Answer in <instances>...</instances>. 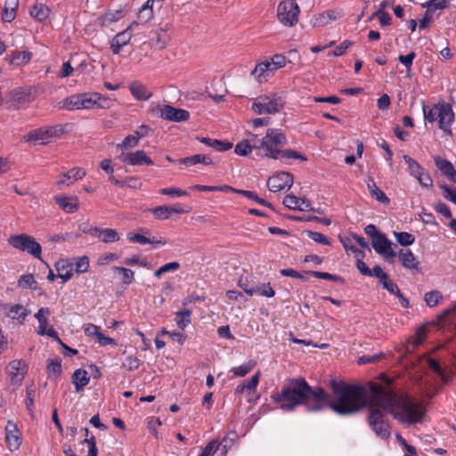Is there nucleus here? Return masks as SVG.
<instances>
[{
    "label": "nucleus",
    "instance_id": "nucleus-55",
    "mask_svg": "<svg viewBox=\"0 0 456 456\" xmlns=\"http://www.w3.org/2000/svg\"><path fill=\"white\" fill-rule=\"evenodd\" d=\"M37 281L31 273L23 274L18 280V286L23 289H31Z\"/></svg>",
    "mask_w": 456,
    "mask_h": 456
},
{
    "label": "nucleus",
    "instance_id": "nucleus-2",
    "mask_svg": "<svg viewBox=\"0 0 456 456\" xmlns=\"http://www.w3.org/2000/svg\"><path fill=\"white\" fill-rule=\"evenodd\" d=\"M271 398L280 409L292 411L304 405L308 411H321L329 401V394L321 387H311L303 378L289 379L281 391L273 392Z\"/></svg>",
    "mask_w": 456,
    "mask_h": 456
},
{
    "label": "nucleus",
    "instance_id": "nucleus-42",
    "mask_svg": "<svg viewBox=\"0 0 456 456\" xmlns=\"http://www.w3.org/2000/svg\"><path fill=\"white\" fill-rule=\"evenodd\" d=\"M405 163L408 165V169L411 175L417 178L423 171V167L412 158L408 155L403 156Z\"/></svg>",
    "mask_w": 456,
    "mask_h": 456
},
{
    "label": "nucleus",
    "instance_id": "nucleus-12",
    "mask_svg": "<svg viewBox=\"0 0 456 456\" xmlns=\"http://www.w3.org/2000/svg\"><path fill=\"white\" fill-rule=\"evenodd\" d=\"M119 159L121 162L131 166L153 165L152 159L142 150H137L133 152H122Z\"/></svg>",
    "mask_w": 456,
    "mask_h": 456
},
{
    "label": "nucleus",
    "instance_id": "nucleus-26",
    "mask_svg": "<svg viewBox=\"0 0 456 456\" xmlns=\"http://www.w3.org/2000/svg\"><path fill=\"white\" fill-rule=\"evenodd\" d=\"M151 111L152 114H189L185 110L176 109L168 104L155 102L151 104Z\"/></svg>",
    "mask_w": 456,
    "mask_h": 456
},
{
    "label": "nucleus",
    "instance_id": "nucleus-19",
    "mask_svg": "<svg viewBox=\"0 0 456 456\" xmlns=\"http://www.w3.org/2000/svg\"><path fill=\"white\" fill-rule=\"evenodd\" d=\"M55 203L59 208L66 213H75L79 207V200L77 196H61L54 197Z\"/></svg>",
    "mask_w": 456,
    "mask_h": 456
},
{
    "label": "nucleus",
    "instance_id": "nucleus-61",
    "mask_svg": "<svg viewBox=\"0 0 456 456\" xmlns=\"http://www.w3.org/2000/svg\"><path fill=\"white\" fill-rule=\"evenodd\" d=\"M273 69L276 71L277 69L283 68L286 65V57L282 54H275L271 61H269Z\"/></svg>",
    "mask_w": 456,
    "mask_h": 456
},
{
    "label": "nucleus",
    "instance_id": "nucleus-34",
    "mask_svg": "<svg viewBox=\"0 0 456 456\" xmlns=\"http://www.w3.org/2000/svg\"><path fill=\"white\" fill-rule=\"evenodd\" d=\"M18 5L19 0H4V6L2 12V19L7 22H11L12 20H14Z\"/></svg>",
    "mask_w": 456,
    "mask_h": 456
},
{
    "label": "nucleus",
    "instance_id": "nucleus-62",
    "mask_svg": "<svg viewBox=\"0 0 456 456\" xmlns=\"http://www.w3.org/2000/svg\"><path fill=\"white\" fill-rule=\"evenodd\" d=\"M153 17V11L151 8H141L138 12V23H147Z\"/></svg>",
    "mask_w": 456,
    "mask_h": 456
},
{
    "label": "nucleus",
    "instance_id": "nucleus-31",
    "mask_svg": "<svg viewBox=\"0 0 456 456\" xmlns=\"http://www.w3.org/2000/svg\"><path fill=\"white\" fill-rule=\"evenodd\" d=\"M398 256L403 267L411 270L418 269L419 262L410 249H401Z\"/></svg>",
    "mask_w": 456,
    "mask_h": 456
},
{
    "label": "nucleus",
    "instance_id": "nucleus-54",
    "mask_svg": "<svg viewBox=\"0 0 456 456\" xmlns=\"http://www.w3.org/2000/svg\"><path fill=\"white\" fill-rule=\"evenodd\" d=\"M307 235L311 240H313L314 241H315L319 244H322V245H330L331 244V240L321 232L308 231Z\"/></svg>",
    "mask_w": 456,
    "mask_h": 456
},
{
    "label": "nucleus",
    "instance_id": "nucleus-33",
    "mask_svg": "<svg viewBox=\"0 0 456 456\" xmlns=\"http://www.w3.org/2000/svg\"><path fill=\"white\" fill-rule=\"evenodd\" d=\"M178 162L186 166H194L200 163L206 166L213 164L212 159L206 154H195L191 157L183 158Z\"/></svg>",
    "mask_w": 456,
    "mask_h": 456
},
{
    "label": "nucleus",
    "instance_id": "nucleus-35",
    "mask_svg": "<svg viewBox=\"0 0 456 456\" xmlns=\"http://www.w3.org/2000/svg\"><path fill=\"white\" fill-rule=\"evenodd\" d=\"M383 288L386 289L389 293L395 295L399 299L400 304L403 308L410 307L409 300L403 297L397 284L395 283L392 280L385 282Z\"/></svg>",
    "mask_w": 456,
    "mask_h": 456
},
{
    "label": "nucleus",
    "instance_id": "nucleus-41",
    "mask_svg": "<svg viewBox=\"0 0 456 456\" xmlns=\"http://www.w3.org/2000/svg\"><path fill=\"white\" fill-rule=\"evenodd\" d=\"M31 59V53L28 51H14L11 55V62L15 65H23L28 63Z\"/></svg>",
    "mask_w": 456,
    "mask_h": 456
},
{
    "label": "nucleus",
    "instance_id": "nucleus-56",
    "mask_svg": "<svg viewBox=\"0 0 456 456\" xmlns=\"http://www.w3.org/2000/svg\"><path fill=\"white\" fill-rule=\"evenodd\" d=\"M283 204L286 208L293 210H299V198L295 195L289 194L284 197Z\"/></svg>",
    "mask_w": 456,
    "mask_h": 456
},
{
    "label": "nucleus",
    "instance_id": "nucleus-48",
    "mask_svg": "<svg viewBox=\"0 0 456 456\" xmlns=\"http://www.w3.org/2000/svg\"><path fill=\"white\" fill-rule=\"evenodd\" d=\"M394 235L397 242L403 247L412 245L415 241V237L412 234L406 232H395Z\"/></svg>",
    "mask_w": 456,
    "mask_h": 456
},
{
    "label": "nucleus",
    "instance_id": "nucleus-45",
    "mask_svg": "<svg viewBox=\"0 0 456 456\" xmlns=\"http://www.w3.org/2000/svg\"><path fill=\"white\" fill-rule=\"evenodd\" d=\"M443 299L442 293L439 290H432L427 292L424 296V300L428 306L435 307Z\"/></svg>",
    "mask_w": 456,
    "mask_h": 456
},
{
    "label": "nucleus",
    "instance_id": "nucleus-1",
    "mask_svg": "<svg viewBox=\"0 0 456 456\" xmlns=\"http://www.w3.org/2000/svg\"><path fill=\"white\" fill-rule=\"evenodd\" d=\"M330 386L336 399L330 401L329 397L325 408L329 407L339 415H350L369 406V425L380 438H389L390 427L385 421L384 412L379 408L381 395L376 396L372 393L373 387H376L378 390H382L381 385L373 381H370L366 385L348 384L332 379Z\"/></svg>",
    "mask_w": 456,
    "mask_h": 456
},
{
    "label": "nucleus",
    "instance_id": "nucleus-57",
    "mask_svg": "<svg viewBox=\"0 0 456 456\" xmlns=\"http://www.w3.org/2000/svg\"><path fill=\"white\" fill-rule=\"evenodd\" d=\"M75 271L77 273H84L88 271L89 268V258L86 256H83L76 259Z\"/></svg>",
    "mask_w": 456,
    "mask_h": 456
},
{
    "label": "nucleus",
    "instance_id": "nucleus-44",
    "mask_svg": "<svg viewBox=\"0 0 456 456\" xmlns=\"http://www.w3.org/2000/svg\"><path fill=\"white\" fill-rule=\"evenodd\" d=\"M62 372L61 361L60 359H53L47 364L48 378H57Z\"/></svg>",
    "mask_w": 456,
    "mask_h": 456
},
{
    "label": "nucleus",
    "instance_id": "nucleus-49",
    "mask_svg": "<svg viewBox=\"0 0 456 456\" xmlns=\"http://www.w3.org/2000/svg\"><path fill=\"white\" fill-rule=\"evenodd\" d=\"M436 165L445 176H449L454 170L453 165L446 159H436Z\"/></svg>",
    "mask_w": 456,
    "mask_h": 456
},
{
    "label": "nucleus",
    "instance_id": "nucleus-28",
    "mask_svg": "<svg viewBox=\"0 0 456 456\" xmlns=\"http://www.w3.org/2000/svg\"><path fill=\"white\" fill-rule=\"evenodd\" d=\"M425 121L433 123L438 121L439 128L447 134H452L450 126L454 121V116H424Z\"/></svg>",
    "mask_w": 456,
    "mask_h": 456
},
{
    "label": "nucleus",
    "instance_id": "nucleus-5",
    "mask_svg": "<svg viewBox=\"0 0 456 456\" xmlns=\"http://www.w3.org/2000/svg\"><path fill=\"white\" fill-rule=\"evenodd\" d=\"M111 103L110 99L101 97L99 94H78L67 98L63 102V107L69 110H91L109 108Z\"/></svg>",
    "mask_w": 456,
    "mask_h": 456
},
{
    "label": "nucleus",
    "instance_id": "nucleus-53",
    "mask_svg": "<svg viewBox=\"0 0 456 456\" xmlns=\"http://www.w3.org/2000/svg\"><path fill=\"white\" fill-rule=\"evenodd\" d=\"M428 114H453V112L449 103L439 102L435 104L433 110Z\"/></svg>",
    "mask_w": 456,
    "mask_h": 456
},
{
    "label": "nucleus",
    "instance_id": "nucleus-58",
    "mask_svg": "<svg viewBox=\"0 0 456 456\" xmlns=\"http://www.w3.org/2000/svg\"><path fill=\"white\" fill-rule=\"evenodd\" d=\"M212 145V148L215 149L216 151L224 152L231 150L233 144L232 142L226 140L215 139Z\"/></svg>",
    "mask_w": 456,
    "mask_h": 456
},
{
    "label": "nucleus",
    "instance_id": "nucleus-50",
    "mask_svg": "<svg viewBox=\"0 0 456 456\" xmlns=\"http://www.w3.org/2000/svg\"><path fill=\"white\" fill-rule=\"evenodd\" d=\"M234 152L239 156H248L252 152L248 140L246 138L239 142L234 148Z\"/></svg>",
    "mask_w": 456,
    "mask_h": 456
},
{
    "label": "nucleus",
    "instance_id": "nucleus-18",
    "mask_svg": "<svg viewBox=\"0 0 456 456\" xmlns=\"http://www.w3.org/2000/svg\"><path fill=\"white\" fill-rule=\"evenodd\" d=\"M89 233L104 243L116 242L120 239L118 232L111 228L94 227L90 229Z\"/></svg>",
    "mask_w": 456,
    "mask_h": 456
},
{
    "label": "nucleus",
    "instance_id": "nucleus-60",
    "mask_svg": "<svg viewBox=\"0 0 456 456\" xmlns=\"http://www.w3.org/2000/svg\"><path fill=\"white\" fill-rule=\"evenodd\" d=\"M371 276H375L379 279L380 283L384 286L385 282H387L390 279L388 275L382 270L379 265H375L373 269H370Z\"/></svg>",
    "mask_w": 456,
    "mask_h": 456
},
{
    "label": "nucleus",
    "instance_id": "nucleus-22",
    "mask_svg": "<svg viewBox=\"0 0 456 456\" xmlns=\"http://www.w3.org/2000/svg\"><path fill=\"white\" fill-rule=\"evenodd\" d=\"M154 217L158 220H167L170 217V216L174 213L182 214L184 210L179 206H158L152 209H151Z\"/></svg>",
    "mask_w": 456,
    "mask_h": 456
},
{
    "label": "nucleus",
    "instance_id": "nucleus-27",
    "mask_svg": "<svg viewBox=\"0 0 456 456\" xmlns=\"http://www.w3.org/2000/svg\"><path fill=\"white\" fill-rule=\"evenodd\" d=\"M126 238L130 242L139 243L142 245L147 244V243L154 244V245H165L166 244V240H163L162 238H159V239H158L156 237L149 238L142 234H139V233H135V232H128L126 234Z\"/></svg>",
    "mask_w": 456,
    "mask_h": 456
},
{
    "label": "nucleus",
    "instance_id": "nucleus-7",
    "mask_svg": "<svg viewBox=\"0 0 456 456\" xmlns=\"http://www.w3.org/2000/svg\"><path fill=\"white\" fill-rule=\"evenodd\" d=\"M8 242L13 248L26 251L36 258L41 257V245L30 235L25 233L12 235L9 238Z\"/></svg>",
    "mask_w": 456,
    "mask_h": 456
},
{
    "label": "nucleus",
    "instance_id": "nucleus-25",
    "mask_svg": "<svg viewBox=\"0 0 456 456\" xmlns=\"http://www.w3.org/2000/svg\"><path fill=\"white\" fill-rule=\"evenodd\" d=\"M259 379L260 371H257L249 379L236 387L234 390L235 395H242L245 391L248 394L255 392L259 383Z\"/></svg>",
    "mask_w": 456,
    "mask_h": 456
},
{
    "label": "nucleus",
    "instance_id": "nucleus-36",
    "mask_svg": "<svg viewBox=\"0 0 456 456\" xmlns=\"http://www.w3.org/2000/svg\"><path fill=\"white\" fill-rule=\"evenodd\" d=\"M130 92L137 100H147L151 97V91L142 84L134 82L129 86Z\"/></svg>",
    "mask_w": 456,
    "mask_h": 456
},
{
    "label": "nucleus",
    "instance_id": "nucleus-30",
    "mask_svg": "<svg viewBox=\"0 0 456 456\" xmlns=\"http://www.w3.org/2000/svg\"><path fill=\"white\" fill-rule=\"evenodd\" d=\"M367 188L370 194V196L381 202L383 204H389L390 200L387 197V195L377 186L374 179L372 177H369L367 180Z\"/></svg>",
    "mask_w": 456,
    "mask_h": 456
},
{
    "label": "nucleus",
    "instance_id": "nucleus-9",
    "mask_svg": "<svg viewBox=\"0 0 456 456\" xmlns=\"http://www.w3.org/2000/svg\"><path fill=\"white\" fill-rule=\"evenodd\" d=\"M64 132L65 129L61 125L41 127L30 131L26 135V140L28 142H41L42 144H45L48 139L52 137H57L62 134Z\"/></svg>",
    "mask_w": 456,
    "mask_h": 456
},
{
    "label": "nucleus",
    "instance_id": "nucleus-6",
    "mask_svg": "<svg viewBox=\"0 0 456 456\" xmlns=\"http://www.w3.org/2000/svg\"><path fill=\"white\" fill-rule=\"evenodd\" d=\"M284 103L281 95H260L255 100L252 110L259 114H275L283 110Z\"/></svg>",
    "mask_w": 456,
    "mask_h": 456
},
{
    "label": "nucleus",
    "instance_id": "nucleus-14",
    "mask_svg": "<svg viewBox=\"0 0 456 456\" xmlns=\"http://www.w3.org/2000/svg\"><path fill=\"white\" fill-rule=\"evenodd\" d=\"M22 442L21 433L17 425L8 420L5 426V443L10 451H16L20 448Z\"/></svg>",
    "mask_w": 456,
    "mask_h": 456
},
{
    "label": "nucleus",
    "instance_id": "nucleus-52",
    "mask_svg": "<svg viewBox=\"0 0 456 456\" xmlns=\"http://www.w3.org/2000/svg\"><path fill=\"white\" fill-rule=\"evenodd\" d=\"M138 137L134 134H133L125 137V139L120 143H118L117 147L121 150L134 148L138 145Z\"/></svg>",
    "mask_w": 456,
    "mask_h": 456
},
{
    "label": "nucleus",
    "instance_id": "nucleus-63",
    "mask_svg": "<svg viewBox=\"0 0 456 456\" xmlns=\"http://www.w3.org/2000/svg\"><path fill=\"white\" fill-rule=\"evenodd\" d=\"M228 452V438L224 436L222 441L216 440V452L217 456H225Z\"/></svg>",
    "mask_w": 456,
    "mask_h": 456
},
{
    "label": "nucleus",
    "instance_id": "nucleus-51",
    "mask_svg": "<svg viewBox=\"0 0 456 456\" xmlns=\"http://www.w3.org/2000/svg\"><path fill=\"white\" fill-rule=\"evenodd\" d=\"M180 268V264L178 262H170L167 264H165L161 267H159L158 270L155 271L154 276L156 278H160L162 274L167 273V272H175L177 271Z\"/></svg>",
    "mask_w": 456,
    "mask_h": 456
},
{
    "label": "nucleus",
    "instance_id": "nucleus-20",
    "mask_svg": "<svg viewBox=\"0 0 456 456\" xmlns=\"http://www.w3.org/2000/svg\"><path fill=\"white\" fill-rule=\"evenodd\" d=\"M271 64L268 61H262L256 65L255 69L251 71V76L259 83H264L274 74Z\"/></svg>",
    "mask_w": 456,
    "mask_h": 456
},
{
    "label": "nucleus",
    "instance_id": "nucleus-11",
    "mask_svg": "<svg viewBox=\"0 0 456 456\" xmlns=\"http://www.w3.org/2000/svg\"><path fill=\"white\" fill-rule=\"evenodd\" d=\"M293 184V175L289 172H280L271 176L267 181V187L273 192L289 189Z\"/></svg>",
    "mask_w": 456,
    "mask_h": 456
},
{
    "label": "nucleus",
    "instance_id": "nucleus-3",
    "mask_svg": "<svg viewBox=\"0 0 456 456\" xmlns=\"http://www.w3.org/2000/svg\"><path fill=\"white\" fill-rule=\"evenodd\" d=\"M372 393L380 396L379 408L388 411L400 423L412 425L421 423L426 415L425 405L409 395H397L391 389L378 390L372 387Z\"/></svg>",
    "mask_w": 456,
    "mask_h": 456
},
{
    "label": "nucleus",
    "instance_id": "nucleus-13",
    "mask_svg": "<svg viewBox=\"0 0 456 456\" xmlns=\"http://www.w3.org/2000/svg\"><path fill=\"white\" fill-rule=\"evenodd\" d=\"M6 371L12 384H20L28 371V366L24 360H13L7 365Z\"/></svg>",
    "mask_w": 456,
    "mask_h": 456
},
{
    "label": "nucleus",
    "instance_id": "nucleus-10",
    "mask_svg": "<svg viewBox=\"0 0 456 456\" xmlns=\"http://www.w3.org/2000/svg\"><path fill=\"white\" fill-rule=\"evenodd\" d=\"M51 311L47 307H41L36 314L35 318L38 321V328L37 334L40 336H48L53 338L58 343H61V339L60 338L57 331L53 329V327L48 328V316H50Z\"/></svg>",
    "mask_w": 456,
    "mask_h": 456
},
{
    "label": "nucleus",
    "instance_id": "nucleus-43",
    "mask_svg": "<svg viewBox=\"0 0 456 456\" xmlns=\"http://www.w3.org/2000/svg\"><path fill=\"white\" fill-rule=\"evenodd\" d=\"M256 365V361L250 360L247 363L233 367L231 371L233 372L235 377H245L249 373Z\"/></svg>",
    "mask_w": 456,
    "mask_h": 456
},
{
    "label": "nucleus",
    "instance_id": "nucleus-40",
    "mask_svg": "<svg viewBox=\"0 0 456 456\" xmlns=\"http://www.w3.org/2000/svg\"><path fill=\"white\" fill-rule=\"evenodd\" d=\"M56 270L58 273V276L63 280V281H68L71 279L73 273H72V268L70 265L64 260L59 261L56 264Z\"/></svg>",
    "mask_w": 456,
    "mask_h": 456
},
{
    "label": "nucleus",
    "instance_id": "nucleus-4",
    "mask_svg": "<svg viewBox=\"0 0 456 456\" xmlns=\"http://www.w3.org/2000/svg\"><path fill=\"white\" fill-rule=\"evenodd\" d=\"M247 139L252 151L260 157H267L273 159H296L306 160V158L294 150H281L287 143L285 134L279 129L268 128L265 136L248 134Z\"/></svg>",
    "mask_w": 456,
    "mask_h": 456
},
{
    "label": "nucleus",
    "instance_id": "nucleus-16",
    "mask_svg": "<svg viewBox=\"0 0 456 456\" xmlns=\"http://www.w3.org/2000/svg\"><path fill=\"white\" fill-rule=\"evenodd\" d=\"M371 245L377 253L383 255L387 258L396 256L395 252L392 249V242L384 233H380L376 238H373Z\"/></svg>",
    "mask_w": 456,
    "mask_h": 456
},
{
    "label": "nucleus",
    "instance_id": "nucleus-32",
    "mask_svg": "<svg viewBox=\"0 0 456 456\" xmlns=\"http://www.w3.org/2000/svg\"><path fill=\"white\" fill-rule=\"evenodd\" d=\"M151 45L157 49H164L169 40V37L163 28H158L152 31Z\"/></svg>",
    "mask_w": 456,
    "mask_h": 456
},
{
    "label": "nucleus",
    "instance_id": "nucleus-39",
    "mask_svg": "<svg viewBox=\"0 0 456 456\" xmlns=\"http://www.w3.org/2000/svg\"><path fill=\"white\" fill-rule=\"evenodd\" d=\"M175 323L181 329L184 330L191 323V311L189 309H183L175 313Z\"/></svg>",
    "mask_w": 456,
    "mask_h": 456
},
{
    "label": "nucleus",
    "instance_id": "nucleus-8",
    "mask_svg": "<svg viewBox=\"0 0 456 456\" xmlns=\"http://www.w3.org/2000/svg\"><path fill=\"white\" fill-rule=\"evenodd\" d=\"M299 7L294 0H286L279 4L277 17L280 22L285 26H293L297 22Z\"/></svg>",
    "mask_w": 456,
    "mask_h": 456
},
{
    "label": "nucleus",
    "instance_id": "nucleus-15",
    "mask_svg": "<svg viewBox=\"0 0 456 456\" xmlns=\"http://www.w3.org/2000/svg\"><path fill=\"white\" fill-rule=\"evenodd\" d=\"M138 26V22H133L126 29L117 34L112 38L110 43V48L114 54H118L121 48L129 43L132 37V31Z\"/></svg>",
    "mask_w": 456,
    "mask_h": 456
},
{
    "label": "nucleus",
    "instance_id": "nucleus-17",
    "mask_svg": "<svg viewBox=\"0 0 456 456\" xmlns=\"http://www.w3.org/2000/svg\"><path fill=\"white\" fill-rule=\"evenodd\" d=\"M86 175V172L82 167H73L66 173L59 175L56 183L58 186H69L76 181L83 179Z\"/></svg>",
    "mask_w": 456,
    "mask_h": 456
},
{
    "label": "nucleus",
    "instance_id": "nucleus-59",
    "mask_svg": "<svg viewBox=\"0 0 456 456\" xmlns=\"http://www.w3.org/2000/svg\"><path fill=\"white\" fill-rule=\"evenodd\" d=\"M374 17L379 18L381 26H387L392 22L390 14L386 12L377 11L370 16V20H372Z\"/></svg>",
    "mask_w": 456,
    "mask_h": 456
},
{
    "label": "nucleus",
    "instance_id": "nucleus-37",
    "mask_svg": "<svg viewBox=\"0 0 456 456\" xmlns=\"http://www.w3.org/2000/svg\"><path fill=\"white\" fill-rule=\"evenodd\" d=\"M247 294L250 297L256 294L265 297H273L275 295V290L272 288L271 284L261 283L253 288L252 290H247Z\"/></svg>",
    "mask_w": 456,
    "mask_h": 456
},
{
    "label": "nucleus",
    "instance_id": "nucleus-64",
    "mask_svg": "<svg viewBox=\"0 0 456 456\" xmlns=\"http://www.w3.org/2000/svg\"><path fill=\"white\" fill-rule=\"evenodd\" d=\"M440 187L445 192L444 198L456 205V188L452 189L448 185H441Z\"/></svg>",
    "mask_w": 456,
    "mask_h": 456
},
{
    "label": "nucleus",
    "instance_id": "nucleus-23",
    "mask_svg": "<svg viewBox=\"0 0 456 456\" xmlns=\"http://www.w3.org/2000/svg\"><path fill=\"white\" fill-rule=\"evenodd\" d=\"M6 316L12 320H17L20 323H23L29 312L20 304L12 305H4Z\"/></svg>",
    "mask_w": 456,
    "mask_h": 456
},
{
    "label": "nucleus",
    "instance_id": "nucleus-21",
    "mask_svg": "<svg viewBox=\"0 0 456 456\" xmlns=\"http://www.w3.org/2000/svg\"><path fill=\"white\" fill-rule=\"evenodd\" d=\"M308 275L313 276L314 278L328 280L330 281H335V282H339V283H344V281H345L344 278L339 275L332 274V273H326V272H319V271H307L305 273H301L298 272V276L297 277V279L301 280L303 281H308V280H309L307 277Z\"/></svg>",
    "mask_w": 456,
    "mask_h": 456
},
{
    "label": "nucleus",
    "instance_id": "nucleus-46",
    "mask_svg": "<svg viewBox=\"0 0 456 456\" xmlns=\"http://www.w3.org/2000/svg\"><path fill=\"white\" fill-rule=\"evenodd\" d=\"M112 270L116 273H118L122 275V283L125 285H129L133 282L134 273L131 269L120 266H113Z\"/></svg>",
    "mask_w": 456,
    "mask_h": 456
},
{
    "label": "nucleus",
    "instance_id": "nucleus-29",
    "mask_svg": "<svg viewBox=\"0 0 456 456\" xmlns=\"http://www.w3.org/2000/svg\"><path fill=\"white\" fill-rule=\"evenodd\" d=\"M90 377L86 370H76L72 375V383L75 386L76 392H80L88 385Z\"/></svg>",
    "mask_w": 456,
    "mask_h": 456
},
{
    "label": "nucleus",
    "instance_id": "nucleus-24",
    "mask_svg": "<svg viewBox=\"0 0 456 456\" xmlns=\"http://www.w3.org/2000/svg\"><path fill=\"white\" fill-rule=\"evenodd\" d=\"M30 101V94L28 91L23 89H15L10 94L11 105L18 109Z\"/></svg>",
    "mask_w": 456,
    "mask_h": 456
},
{
    "label": "nucleus",
    "instance_id": "nucleus-47",
    "mask_svg": "<svg viewBox=\"0 0 456 456\" xmlns=\"http://www.w3.org/2000/svg\"><path fill=\"white\" fill-rule=\"evenodd\" d=\"M338 17V13L335 11H328L321 13L315 20V23L319 26H325L329 24L331 20H337Z\"/></svg>",
    "mask_w": 456,
    "mask_h": 456
},
{
    "label": "nucleus",
    "instance_id": "nucleus-38",
    "mask_svg": "<svg viewBox=\"0 0 456 456\" xmlns=\"http://www.w3.org/2000/svg\"><path fill=\"white\" fill-rule=\"evenodd\" d=\"M29 13L38 21H43L48 18L50 10L44 4L37 3L30 8Z\"/></svg>",
    "mask_w": 456,
    "mask_h": 456
}]
</instances>
